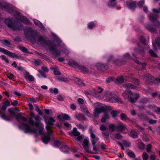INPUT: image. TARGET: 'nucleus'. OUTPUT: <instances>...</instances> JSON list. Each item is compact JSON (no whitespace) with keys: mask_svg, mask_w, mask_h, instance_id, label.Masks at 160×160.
Listing matches in <instances>:
<instances>
[{"mask_svg":"<svg viewBox=\"0 0 160 160\" xmlns=\"http://www.w3.org/2000/svg\"><path fill=\"white\" fill-rule=\"evenodd\" d=\"M18 119L20 122L19 128L27 132H32L35 134L37 133L38 130L36 129H32L26 123L27 122V119L21 116H19Z\"/></svg>","mask_w":160,"mask_h":160,"instance_id":"1","label":"nucleus"},{"mask_svg":"<svg viewBox=\"0 0 160 160\" xmlns=\"http://www.w3.org/2000/svg\"><path fill=\"white\" fill-rule=\"evenodd\" d=\"M122 95L125 99H128L132 103L136 102L139 97V95L137 93H132L131 91L128 90L123 93Z\"/></svg>","mask_w":160,"mask_h":160,"instance_id":"2","label":"nucleus"},{"mask_svg":"<svg viewBox=\"0 0 160 160\" xmlns=\"http://www.w3.org/2000/svg\"><path fill=\"white\" fill-rule=\"evenodd\" d=\"M107 102L115 103L119 101L120 98L116 97V95L111 92L107 91L104 96Z\"/></svg>","mask_w":160,"mask_h":160,"instance_id":"3","label":"nucleus"},{"mask_svg":"<svg viewBox=\"0 0 160 160\" xmlns=\"http://www.w3.org/2000/svg\"><path fill=\"white\" fill-rule=\"evenodd\" d=\"M40 121V118L38 116H35L34 114L31 113L29 118L28 122L32 126H38Z\"/></svg>","mask_w":160,"mask_h":160,"instance_id":"4","label":"nucleus"},{"mask_svg":"<svg viewBox=\"0 0 160 160\" xmlns=\"http://www.w3.org/2000/svg\"><path fill=\"white\" fill-rule=\"evenodd\" d=\"M45 122L47 124L46 128L47 132L48 133L51 134L53 132L52 130V126L53 125V122H55V120L54 118H50L46 119Z\"/></svg>","mask_w":160,"mask_h":160,"instance_id":"5","label":"nucleus"},{"mask_svg":"<svg viewBox=\"0 0 160 160\" xmlns=\"http://www.w3.org/2000/svg\"><path fill=\"white\" fill-rule=\"evenodd\" d=\"M95 108L94 111V114L97 116L98 114L100 113L104 110V107L99 103H96L94 104Z\"/></svg>","mask_w":160,"mask_h":160,"instance_id":"6","label":"nucleus"},{"mask_svg":"<svg viewBox=\"0 0 160 160\" xmlns=\"http://www.w3.org/2000/svg\"><path fill=\"white\" fill-rule=\"evenodd\" d=\"M152 11L154 13V14L149 15V18L152 21H155L158 24L159 22L157 20V15L159 12V11L155 9H153Z\"/></svg>","mask_w":160,"mask_h":160,"instance_id":"7","label":"nucleus"},{"mask_svg":"<svg viewBox=\"0 0 160 160\" xmlns=\"http://www.w3.org/2000/svg\"><path fill=\"white\" fill-rule=\"evenodd\" d=\"M2 104V110H5L7 107L10 105V102L7 98L4 99Z\"/></svg>","mask_w":160,"mask_h":160,"instance_id":"8","label":"nucleus"},{"mask_svg":"<svg viewBox=\"0 0 160 160\" xmlns=\"http://www.w3.org/2000/svg\"><path fill=\"white\" fill-rule=\"evenodd\" d=\"M118 131L121 132L127 129L126 126L121 123H119L117 127Z\"/></svg>","mask_w":160,"mask_h":160,"instance_id":"9","label":"nucleus"},{"mask_svg":"<svg viewBox=\"0 0 160 160\" xmlns=\"http://www.w3.org/2000/svg\"><path fill=\"white\" fill-rule=\"evenodd\" d=\"M0 52L7 55L9 56L12 57H13V54L10 52L6 50L5 49L0 47Z\"/></svg>","mask_w":160,"mask_h":160,"instance_id":"10","label":"nucleus"},{"mask_svg":"<svg viewBox=\"0 0 160 160\" xmlns=\"http://www.w3.org/2000/svg\"><path fill=\"white\" fill-rule=\"evenodd\" d=\"M88 141L87 139H85L83 142V146L86 151L87 152H89L88 147Z\"/></svg>","mask_w":160,"mask_h":160,"instance_id":"11","label":"nucleus"},{"mask_svg":"<svg viewBox=\"0 0 160 160\" xmlns=\"http://www.w3.org/2000/svg\"><path fill=\"white\" fill-rule=\"evenodd\" d=\"M12 20L9 18H7L5 19V23L9 28H12L13 24L12 22Z\"/></svg>","mask_w":160,"mask_h":160,"instance_id":"12","label":"nucleus"},{"mask_svg":"<svg viewBox=\"0 0 160 160\" xmlns=\"http://www.w3.org/2000/svg\"><path fill=\"white\" fill-rule=\"evenodd\" d=\"M118 144L120 146L121 149L122 150H124V148L123 147H129L130 145V143L126 141H123L122 142V144L121 143H118Z\"/></svg>","mask_w":160,"mask_h":160,"instance_id":"13","label":"nucleus"},{"mask_svg":"<svg viewBox=\"0 0 160 160\" xmlns=\"http://www.w3.org/2000/svg\"><path fill=\"white\" fill-rule=\"evenodd\" d=\"M155 108H157L154 105H150L149 106L148 110V113L151 114L153 112H155Z\"/></svg>","mask_w":160,"mask_h":160,"instance_id":"14","label":"nucleus"},{"mask_svg":"<svg viewBox=\"0 0 160 160\" xmlns=\"http://www.w3.org/2000/svg\"><path fill=\"white\" fill-rule=\"evenodd\" d=\"M50 140V137L49 135H44L42 138L43 142L45 143H48Z\"/></svg>","mask_w":160,"mask_h":160,"instance_id":"15","label":"nucleus"},{"mask_svg":"<svg viewBox=\"0 0 160 160\" xmlns=\"http://www.w3.org/2000/svg\"><path fill=\"white\" fill-rule=\"evenodd\" d=\"M25 78L26 79H28L30 81H32L34 80V78L33 77L30 75L28 73H26L25 76Z\"/></svg>","mask_w":160,"mask_h":160,"instance_id":"16","label":"nucleus"},{"mask_svg":"<svg viewBox=\"0 0 160 160\" xmlns=\"http://www.w3.org/2000/svg\"><path fill=\"white\" fill-rule=\"evenodd\" d=\"M123 87L126 89L128 88H131L134 89L136 88V86L134 85H132V84L130 83H128L124 84Z\"/></svg>","mask_w":160,"mask_h":160,"instance_id":"17","label":"nucleus"},{"mask_svg":"<svg viewBox=\"0 0 160 160\" xmlns=\"http://www.w3.org/2000/svg\"><path fill=\"white\" fill-rule=\"evenodd\" d=\"M70 65L75 68H78L79 66L78 64L73 60H71L69 62Z\"/></svg>","mask_w":160,"mask_h":160,"instance_id":"18","label":"nucleus"},{"mask_svg":"<svg viewBox=\"0 0 160 160\" xmlns=\"http://www.w3.org/2000/svg\"><path fill=\"white\" fill-rule=\"evenodd\" d=\"M124 82L123 77L122 76L118 78L115 81V83L119 84L122 83Z\"/></svg>","mask_w":160,"mask_h":160,"instance_id":"19","label":"nucleus"},{"mask_svg":"<svg viewBox=\"0 0 160 160\" xmlns=\"http://www.w3.org/2000/svg\"><path fill=\"white\" fill-rule=\"evenodd\" d=\"M14 109L13 108H10L8 109V112L12 115L10 116H7L8 117L10 118V120H11L12 117V115H14L15 114V112H14ZM6 116H7V115Z\"/></svg>","mask_w":160,"mask_h":160,"instance_id":"20","label":"nucleus"},{"mask_svg":"<svg viewBox=\"0 0 160 160\" xmlns=\"http://www.w3.org/2000/svg\"><path fill=\"white\" fill-rule=\"evenodd\" d=\"M70 134L71 135H73L74 136H78L80 134V133L77 131V129L75 128L73 129V131Z\"/></svg>","mask_w":160,"mask_h":160,"instance_id":"21","label":"nucleus"},{"mask_svg":"<svg viewBox=\"0 0 160 160\" xmlns=\"http://www.w3.org/2000/svg\"><path fill=\"white\" fill-rule=\"evenodd\" d=\"M139 118L142 121H146L148 120L147 117L144 114H142L139 116Z\"/></svg>","mask_w":160,"mask_h":160,"instance_id":"22","label":"nucleus"},{"mask_svg":"<svg viewBox=\"0 0 160 160\" xmlns=\"http://www.w3.org/2000/svg\"><path fill=\"white\" fill-rule=\"evenodd\" d=\"M136 3L135 2H133L131 3H128L127 5L128 8L131 9H134L136 7Z\"/></svg>","mask_w":160,"mask_h":160,"instance_id":"23","label":"nucleus"},{"mask_svg":"<svg viewBox=\"0 0 160 160\" xmlns=\"http://www.w3.org/2000/svg\"><path fill=\"white\" fill-rule=\"evenodd\" d=\"M154 48L155 49H156V46L158 48H160V39H158L156 41L155 43H153Z\"/></svg>","mask_w":160,"mask_h":160,"instance_id":"24","label":"nucleus"},{"mask_svg":"<svg viewBox=\"0 0 160 160\" xmlns=\"http://www.w3.org/2000/svg\"><path fill=\"white\" fill-rule=\"evenodd\" d=\"M76 118L79 120H83L85 119L84 115L82 114H78L76 116Z\"/></svg>","mask_w":160,"mask_h":160,"instance_id":"25","label":"nucleus"},{"mask_svg":"<svg viewBox=\"0 0 160 160\" xmlns=\"http://www.w3.org/2000/svg\"><path fill=\"white\" fill-rule=\"evenodd\" d=\"M79 70L82 71L83 73H85L88 72V70L84 66H79L78 68Z\"/></svg>","mask_w":160,"mask_h":160,"instance_id":"26","label":"nucleus"},{"mask_svg":"<svg viewBox=\"0 0 160 160\" xmlns=\"http://www.w3.org/2000/svg\"><path fill=\"white\" fill-rule=\"evenodd\" d=\"M131 136L133 138H136L138 137L137 132L134 130H132L131 132Z\"/></svg>","mask_w":160,"mask_h":160,"instance_id":"27","label":"nucleus"},{"mask_svg":"<svg viewBox=\"0 0 160 160\" xmlns=\"http://www.w3.org/2000/svg\"><path fill=\"white\" fill-rule=\"evenodd\" d=\"M33 21L34 22L35 24L36 25L38 26L39 27L42 28L43 25L39 21L36 19H34Z\"/></svg>","mask_w":160,"mask_h":160,"instance_id":"28","label":"nucleus"},{"mask_svg":"<svg viewBox=\"0 0 160 160\" xmlns=\"http://www.w3.org/2000/svg\"><path fill=\"white\" fill-rule=\"evenodd\" d=\"M57 79L59 81H64L65 82H68L69 81V79H68L62 77H58Z\"/></svg>","mask_w":160,"mask_h":160,"instance_id":"29","label":"nucleus"},{"mask_svg":"<svg viewBox=\"0 0 160 160\" xmlns=\"http://www.w3.org/2000/svg\"><path fill=\"white\" fill-rule=\"evenodd\" d=\"M109 131L112 132H114L116 129V127L113 124H110L109 126Z\"/></svg>","mask_w":160,"mask_h":160,"instance_id":"30","label":"nucleus"},{"mask_svg":"<svg viewBox=\"0 0 160 160\" xmlns=\"http://www.w3.org/2000/svg\"><path fill=\"white\" fill-rule=\"evenodd\" d=\"M62 151L65 152L67 153L69 149L68 147L67 146H63L62 148Z\"/></svg>","mask_w":160,"mask_h":160,"instance_id":"31","label":"nucleus"},{"mask_svg":"<svg viewBox=\"0 0 160 160\" xmlns=\"http://www.w3.org/2000/svg\"><path fill=\"white\" fill-rule=\"evenodd\" d=\"M19 19L21 22L25 23H27L28 22L27 19L25 17L23 16L21 17Z\"/></svg>","mask_w":160,"mask_h":160,"instance_id":"32","label":"nucleus"},{"mask_svg":"<svg viewBox=\"0 0 160 160\" xmlns=\"http://www.w3.org/2000/svg\"><path fill=\"white\" fill-rule=\"evenodd\" d=\"M97 69L98 70H101L103 68V65L101 63H97L96 65Z\"/></svg>","mask_w":160,"mask_h":160,"instance_id":"33","label":"nucleus"},{"mask_svg":"<svg viewBox=\"0 0 160 160\" xmlns=\"http://www.w3.org/2000/svg\"><path fill=\"white\" fill-rule=\"evenodd\" d=\"M62 117L64 119L67 120H70V116L66 114H62Z\"/></svg>","mask_w":160,"mask_h":160,"instance_id":"34","label":"nucleus"},{"mask_svg":"<svg viewBox=\"0 0 160 160\" xmlns=\"http://www.w3.org/2000/svg\"><path fill=\"white\" fill-rule=\"evenodd\" d=\"M142 158L143 160H146L148 159V154L146 152H143L142 155Z\"/></svg>","mask_w":160,"mask_h":160,"instance_id":"35","label":"nucleus"},{"mask_svg":"<svg viewBox=\"0 0 160 160\" xmlns=\"http://www.w3.org/2000/svg\"><path fill=\"white\" fill-rule=\"evenodd\" d=\"M7 77L9 79L12 80H13L15 78L14 75L12 73H8L7 74Z\"/></svg>","mask_w":160,"mask_h":160,"instance_id":"36","label":"nucleus"},{"mask_svg":"<svg viewBox=\"0 0 160 160\" xmlns=\"http://www.w3.org/2000/svg\"><path fill=\"white\" fill-rule=\"evenodd\" d=\"M121 119L122 120H125L128 119L127 116L125 114L122 113L121 114Z\"/></svg>","mask_w":160,"mask_h":160,"instance_id":"37","label":"nucleus"},{"mask_svg":"<svg viewBox=\"0 0 160 160\" xmlns=\"http://www.w3.org/2000/svg\"><path fill=\"white\" fill-rule=\"evenodd\" d=\"M138 147L141 149H143L145 148V146L142 142H139L138 144Z\"/></svg>","mask_w":160,"mask_h":160,"instance_id":"38","label":"nucleus"},{"mask_svg":"<svg viewBox=\"0 0 160 160\" xmlns=\"http://www.w3.org/2000/svg\"><path fill=\"white\" fill-rule=\"evenodd\" d=\"M151 76L149 74H147V75H144L142 76L143 78L145 80H148L149 79Z\"/></svg>","mask_w":160,"mask_h":160,"instance_id":"39","label":"nucleus"},{"mask_svg":"<svg viewBox=\"0 0 160 160\" xmlns=\"http://www.w3.org/2000/svg\"><path fill=\"white\" fill-rule=\"evenodd\" d=\"M152 147V146L151 145L148 144V145L146 148V150L148 152H151Z\"/></svg>","mask_w":160,"mask_h":160,"instance_id":"40","label":"nucleus"},{"mask_svg":"<svg viewBox=\"0 0 160 160\" xmlns=\"http://www.w3.org/2000/svg\"><path fill=\"white\" fill-rule=\"evenodd\" d=\"M92 144L93 146V150H94L95 151H97V148L95 146V144L96 143V142L94 141V140H91Z\"/></svg>","mask_w":160,"mask_h":160,"instance_id":"41","label":"nucleus"},{"mask_svg":"<svg viewBox=\"0 0 160 160\" xmlns=\"http://www.w3.org/2000/svg\"><path fill=\"white\" fill-rule=\"evenodd\" d=\"M39 133L41 134H42L43 133V125L42 126H41V127L38 129Z\"/></svg>","mask_w":160,"mask_h":160,"instance_id":"42","label":"nucleus"},{"mask_svg":"<svg viewBox=\"0 0 160 160\" xmlns=\"http://www.w3.org/2000/svg\"><path fill=\"white\" fill-rule=\"evenodd\" d=\"M97 92L99 93L102 92L103 91V89L100 87H98L97 88Z\"/></svg>","mask_w":160,"mask_h":160,"instance_id":"43","label":"nucleus"},{"mask_svg":"<svg viewBox=\"0 0 160 160\" xmlns=\"http://www.w3.org/2000/svg\"><path fill=\"white\" fill-rule=\"evenodd\" d=\"M144 1L143 0L139 2L138 3V6L140 8L144 4Z\"/></svg>","mask_w":160,"mask_h":160,"instance_id":"44","label":"nucleus"},{"mask_svg":"<svg viewBox=\"0 0 160 160\" xmlns=\"http://www.w3.org/2000/svg\"><path fill=\"white\" fill-rule=\"evenodd\" d=\"M149 53L151 56L153 57H157L156 54L151 50L149 51Z\"/></svg>","mask_w":160,"mask_h":160,"instance_id":"45","label":"nucleus"},{"mask_svg":"<svg viewBox=\"0 0 160 160\" xmlns=\"http://www.w3.org/2000/svg\"><path fill=\"white\" fill-rule=\"evenodd\" d=\"M127 153H128V155L129 157H131L133 158V157H134L135 156V154L132 152H128Z\"/></svg>","mask_w":160,"mask_h":160,"instance_id":"46","label":"nucleus"},{"mask_svg":"<svg viewBox=\"0 0 160 160\" xmlns=\"http://www.w3.org/2000/svg\"><path fill=\"white\" fill-rule=\"evenodd\" d=\"M19 48L23 52H27L28 51L27 49L23 47H20Z\"/></svg>","mask_w":160,"mask_h":160,"instance_id":"47","label":"nucleus"},{"mask_svg":"<svg viewBox=\"0 0 160 160\" xmlns=\"http://www.w3.org/2000/svg\"><path fill=\"white\" fill-rule=\"evenodd\" d=\"M114 137L115 138L117 139H119L122 138V136L119 134H116Z\"/></svg>","mask_w":160,"mask_h":160,"instance_id":"48","label":"nucleus"},{"mask_svg":"<svg viewBox=\"0 0 160 160\" xmlns=\"http://www.w3.org/2000/svg\"><path fill=\"white\" fill-rule=\"evenodd\" d=\"M94 26H95V25L93 22L90 23L88 25V28L90 29H92Z\"/></svg>","mask_w":160,"mask_h":160,"instance_id":"49","label":"nucleus"},{"mask_svg":"<svg viewBox=\"0 0 160 160\" xmlns=\"http://www.w3.org/2000/svg\"><path fill=\"white\" fill-rule=\"evenodd\" d=\"M36 106V108L35 109L36 111H37L39 114H42V112L40 110L39 108L37 106Z\"/></svg>","mask_w":160,"mask_h":160,"instance_id":"50","label":"nucleus"},{"mask_svg":"<svg viewBox=\"0 0 160 160\" xmlns=\"http://www.w3.org/2000/svg\"><path fill=\"white\" fill-rule=\"evenodd\" d=\"M11 103L13 106H16L18 105V102L17 100H15L13 102H12Z\"/></svg>","mask_w":160,"mask_h":160,"instance_id":"51","label":"nucleus"},{"mask_svg":"<svg viewBox=\"0 0 160 160\" xmlns=\"http://www.w3.org/2000/svg\"><path fill=\"white\" fill-rule=\"evenodd\" d=\"M149 123L150 124H153L156 123L157 121L155 120L151 119L148 121Z\"/></svg>","mask_w":160,"mask_h":160,"instance_id":"52","label":"nucleus"},{"mask_svg":"<svg viewBox=\"0 0 160 160\" xmlns=\"http://www.w3.org/2000/svg\"><path fill=\"white\" fill-rule=\"evenodd\" d=\"M111 114L113 117H115L117 115V112L116 111H112L111 112Z\"/></svg>","mask_w":160,"mask_h":160,"instance_id":"53","label":"nucleus"},{"mask_svg":"<svg viewBox=\"0 0 160 160\" xmlns=\"http://www.w3.org/2000/svg\"><path fill=\"white\" fill-rule=\"evenodd\" d=\"M100 129L102 131H105L106 129V127L104 125H102L100 127Z\"/></svg>","mask_w":160,"mask_h":160,"instance_id":"54","label":"nucleus"},{"mask_svg":"<svg viewBox=\"0 0 160 160\" xmlns=\"http://www.w3.org/2000/svg\"><path fill=\"white\" fill-rule=\"evenodd\" d=\"M78 102L81 104H82L83 103L84 101L83 99L81 98H79L78 99Z\"/></svg>","mask_w":160,"mask_h":160,"instance_id":"55","label":"nucleus"},{"mask_svg":"<svg viewBox=\"0 0 160 160\" xmlns=\"http://www.w3.org/2000/svg\"><path fill=\"white\" fill-rule=\"evenodd\" d=\"M156 108L155 109V112H156L158 114H159L160 113V108H158L156 107Z\"/></svg>","mask_w":160,"mask_h":160,"instance_id":"56","label":"nucleus"},{"mask_svg":"<svg viewBox=\"0 0 160 160\" xmlns=\"http://www.w3.org/2000/svg\"><path fill=\"white\" fill-rule=\"evenodd\" d=\"M146 27L150 32H152L153 31V29L149 25H147Z\"/></svg>","mask_w":160,"mask_h":160,"instance_id":"57","label":"nucleus"},{"mask_svg":"<svg viewBox=\"0 0 160 160\" xmlns=\"http://www.w3.org/2000/svg\"><path fill=\"white\" fill-rule=\"evenodd\" d=\"M89 132L91 134V137L92 139H94L95 138V135L92 132L91 130H90L89 131Z\"/></svg>","mask_w":160,"mask_h":160,"instance_id":"58","label":"nucleus"},{"mask_svg":"<svg viewBox=\"0 0 160 160\" xmlns=\"http://www.w3.org/2000/svg\"><path fill=\"white\" fill-rule=\"evenodd\" d=\"M3 43L6 45H8L10 43L9 42L6 40L3 41Z\"/></svg>","mask_w":160,"mask_h":160,"instance_id":"59","label":"nucleus"},{"mask_svg":"<svg viewBox=\"0 0 160 160\" xmlns=\"http://www.w3.org/2000/svg\"><path fill=\"white\" fill-rule=\"evenodd\" d=\"M155 157L156 156L154 155H151L150 156V160H155Z\"/></svg>","mask_w":160,"mask_h":160,"instance_id":"60","label":"nucleus"},{"mask_svg":"<svg viewBox=\"0 0 160 160\" xmlns=\"http://www.w3.org/2000/svg\"><path fill=\"white\" fill-rule=\"evenodd\" d=\"M110 4L112 5H114L115 4V0H109Z\"/></svg>","mask_w":160,"mask_h":160,"instance_id":"61","label":"nucleus"},{"mask_svg":"<svg viewBox=\"0 0 160 160\" xmlns=\"http://www.w3.org/2000/svg\"><path fill=\"white\" fill-rule=\"evenodd\" d=\"M58 99L59 100L62 101L63 100L64 98L62 96L60 95L58 96Z\"/></svg>","mask_w":160,"mask_h":160,"instance_id":"62","label":"nucleus"},{"mask_svg":"<svg viewBox=\"0 0 160 160\" xmlns=\"http://www.w3.org/2000/svg\"><path fill=\"white\" fill-rule=\"evenodd\" d=\"M64 125L67 128H71V125L69 123L67 122H65L64 123Z\"/></svg>","mask_w":160,"mask_h":160,"instance_id":"63","label":"nucleus"},{"mask_svg":"<svg viewBox=\"0 0 160 160\" xmlns=\"http://www.w3.org/2000/svg\"><path fill=\"white\" fill-rule=\"evenodd\" d=\"M107 119L109 118L110 116L108 113H105L103 116Z\"/></svg>","mask_w":160,"mask_h":160,"instance_id":"64","label":"nucleus"}]
</instances>
